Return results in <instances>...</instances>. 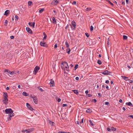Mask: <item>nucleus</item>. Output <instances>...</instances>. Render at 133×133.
Instances as JSON below:
<instances>
[{
    "label": "nucleus",
    "mask_w": 133,
    "mask_h": 133,
    "mask_svg": "<svg viewBox=\"0 0 133 133\" xmlns=\"http://www.w3.org/2000/svg\"><path fill=\"white\" fill-rule=\"evenodd\" d=\"M107 130L108 131H111V129H110V128L108 127L107 128Z\"/></svg>",
    "instance_id": "nucleus-42"
},
{
    "label": "nucleus",
    "mask_w": 133,
    "mask_h": 133,
    "mask_svg": "<svg viewBox=\"0 0 133 133\" xmlns=\"http://www.w3.org/2000/svg\"><path fill=\"white\" fill-rule=\"evenodd\" d=\"M66 52L68 53V54H69L70 53V49L69 48H68L66 49Z\"/></svg>",
    "instance_id": "nucleus-18"
},
{
    "label": "nucleus",
    "mask_w": 133,
    "mask_h": 133,
    "mask_svg": "<svg viewBox=\"0 0 133 133\" xmlns=\"http://www.w3.org/2000/svg\"><path fill=\"white\" fill-rule=\"evenodd\" d=\"M123 39L124 40H126L127 39L128 37L125 35H123Z\"/></svg>",
    "instance_id": "nucleus-28"
},
{
    "label": "nucleus",
    "mask_w": 133,
    "mask_h": 133,
    "mask_svg": "<svg viewBox=\"0 0 133 133\" xmlns=\"http://www.w3.org/2000/svg\"><path fill=\"white\" fill-rule=\"evenodd\" d=\"M89 122H90V125H91L93 126L94 125V124L91 121V120H89Z\"/></svg>",
    "instance_id": "nucleus-31"
},
{
    "label": "nucleus",
    "mask_w": 133,
    "mask_h": 133,
    "mask_svg": "<svg viewBox=\"0 0 133 133\" xmlns=\"http://www.w3.org/2000/svg\"><path fill=\"white\" fill-rule=\"evenodd\" d=\"M35 23V22L31 23L29 22L28 23V24L30 26H32L33 28L34 27Z\"/></svg>",
    "instance_id": "nucleus-14"
},
{
    "label": "nucleus",
    "mask_w": 133,
    "mask_h": 133,
    "mask_svg": "<svg viewBox=\"0 0 133 133\" xmlns=\"http://www.w3.org/2000/svg\"><path fill=\"white\" fill-rule=\"evenodd\" d=\"M94 29V27L92 25H91L90 27V30L91 31H92Z\"/></svg>",
    "instance_id": "nucleus-33"
},
{
    "label": "nucleus",
    "mask_w": 133,
    "mask_h": 133,
    "mask_svg": "<svg viewBox=\"0 0 133 133\" xmlns=\"http://www.w3.org/2000/svg\"><path fill=\"white\" fill-rule=\"evenodd\" d=\"M31 98H32L33 99V101L34 103L36 104H37L38 103V99L37 98L36 96H35L34 97H32L31 96Z\"/></svg>",
    "instance_id": "nucleus-5"
},
{
    "label": "nucleus",
    "mask_w": 133,
    "mask_h": 133,
    "mask_svg": "<svg viewBox=\"0 0 133 133\" xmlns=\"http://www.w3.org/2000/svg\"><path fill=\"white\" fill-rule=\"evenodd\" d=\"M23 94L24 96H28V95L26 92H23Z\"/></svg>",
    "instance_id": "nucleus-30"
},
{
    "label": "nucleus",
    "mask_w": 133,
    "mask_h": 133,
    "mask_svg": "<svg viewBox=\"0 0 133 133\" xmlns=\"http://www.w3.org/2000/svg\"><path fill=\"white\" fill-rule=\"evenodd\" d=\"M92 102H94L95 103L96 102L97 100L96 99H94L92 100Z\"/></svg>",
    "instance_id": "nucleus-44"
},
{
    "label": "nucleus",
    "mask_w": 133,
    "mask_h": 133,
    "mask_svg": "<svg viewBox=\"0 0 133 133\" xmlns=\"http://www.w3.org/2000/svg\"><path fill=\"white\" fill-rule=\"evenodd\" d=\"M3 101L4 104L7 105L8 104V99H4Z\"/></svg>",
    "instance_id": "nucleus-15"
},
{
    "label": "nucleus",
    "mask_w": 133,
    "mask_h": 133,
    "mask_svg": "<svg viewBox=\"0 0 133 133\" xmlns=\"http://www.w3.org/2000/svg\"><path fill=\"white\" fill-rule=\"evenodd\" d=\"M3 96L4 99H8V95L7 93L6 92H4L3 93Z\"/></svg>",
    "instance_id": "nucleus-11"
},
{
    "label": "nucleus",
    "mask_w": 133,
    "mask_h": 133,
    "mask_svg": "<svg viewBox=\"0 0 133 133\" xmlns=\"http://www.w3.org/2000/svg\"><path fill=\"white\" fill-rule=\"evenodd\" d=\"M57 47V44H55L54 45V48H56Z\"/></svg>",
    "instance_id": "nucleus-46"
},
{
    "label": "nucleus",
    "mask_w": 133,
    "mask_h": 133,
    "mask_svg": "<svg viewBox=\"0 0 133 133\" xmlns=\"http://www.w3.org/2000/svg\"><path fill=\"white\" fill-rule=\"evenodd\" d=\"M87 95L88 96L87 97H91L92 96V95L90 94H88Z\"/></svg>",
    "instance_id": "nucleus-40"
},
{
    "label": "nucleus",
    "mask_w": 133,
    "mask_h": 133,
    "mask_svg": "<svg viewBox=\"0 0 133 133\" xmlns=\"http://www.w3.org/2000/svg\"><path fill=\"white\" fill-rule=\"evenodd\" d=\"M32 3L31 1H29L28 2V4L29 5H30L32 4Z\"/></svg>",
    "instance_id": "nucleus-36"
},
{
    "label": "nucleus",
    "mask_w": 133,
    "mask_h": 133,
    "mask_svg": "<svg viewBox=\"0 0 133 133\" xmlns=\"http://www.w3.org/2000/svg\"><path fill=\"white\" fill-rule=\"evenodd\" d=\"M72 25L71 24H70V25L71 26V29L74 30L76 28V23L74 21H73L71 22Z\"/></svg>",
    "instance_id": "nucleus-2"
},
{
    "label": "nucleus",
    "mask_w": 133,
    "mask_h": 133,
    "mask_svg": "<svg viewBox=\"0 0 133 133\" xmlns=\"http://www.w3.org/2000/svg\"><path fill=\"white\" fill-rule=\"evenodd\" d=\"M109 104V103L108 102H105V104H106V105H108Z\"/></svg>",
    "instance_id": "nucleus-61"
},
{
    "label": "nucleus",
    "mask_w": 133,
    "mask_h": 133,
    "mask_svg": "<svg viewBox=\"0 0 133 133\" xmlns=\"http://www.w3.org/2000/svg\"><path fill=\"white\" fill-rule=\"evenodd\" d=\"M129 0H126V3L128 4V3Z\"/></svg>",
    "instance_id": "nucleus-64"
},
{
    "label": "nucleus",
    "mask_w": 133,
    "mask_h": 133,
    "mask_svg": "<svg viewBox=\"0 0 133 133\" xmlns=\"http://www.w3.org/2000/svg\"><path fill=\"white\" fill-rule=\"evenodd\" d=\"M5 111L7 114H11L13 112V111L11 108L6 109L5 110Z\"/></svg>",
    "instance_id": "nucleus-3"
},
{
    "label": "nucleus",
    "mask_w": 133,
    "mask_h": 133,
    "mask_svg": "<svg viewBox=\"0 0 133 133\" xmlns=\"http://www.w3.org/2000/svg\"><path fill=\"white\" fill-rule=\"evenodd\" d=\"M86 112L87 113H90L92 112V110L91 109L89 108L86 110Z\"/></svg>",
    "instance_id": "nucleus-23"
},
{
    "label": "nucleus",
    "mask_w": 133,
    "mask_h": 133,
    "mask_svg": "<svg viewBox=\"0 0 133 133\" xmlns=\"http://www.w3.org/2000/svg\"><path fill=\"white\" fill-rule=\"evenodd\" d=\"M67 104H63V106L64 107H66L67 106Z\"/></svg>",
    "instance_id": "nucleus-47"
},
{
    "label": "nucleus",
    "mask_w": 133,
    "mask_h": 133,
    "mask_svg": "<svg viewBox=\"0 0 133 133\" xmlns=\"http://www.w3.org/2000/svg\"><path fill=\"white\" fill-rule=\"evenodd\" d=\"M119 102L120 103H122V100L121 99H120L119 100Z\"/></svg>",
    "instance_id": "nucleus-53"
},
{
    "label": "nucleus",
    "mask_w": 133,
    "mask_h": 133,
    "mask_svg": "<svg viewBox=\"0 0 133 133\" xmlns=\"http://www.w3.org/2000/svg\"><path fill=\"white\" fill-rule=\"evenodd\" d=\"M38 88L41 91H44V90L40 87H38Z\"/></svg>",
    "instance_id": "nucleus-37"
},
{
    "label": "nucleus",
    "mask_w": 133,
    "mask_h": 133,
    "mask_svg": "<svg viewBox=\"0 0 133 133\" xmlns=\"http://www.w3.org/2000/svg\"><path fill=\"white\" fill-rule=\"evenodd\" d=\"M49 123L51 125H53V124L54 122H52L50 120L49 121Z\"/></svg>",
    "instance_id": "nucleus-29"
},
{
    "label": "nucleus",
    "mask_w": 133,
    "mask_h": 133,
    "mask_svg": "<svg viewBox=\"0 0 133 133\" xmlns=\"http://www.w3.org/2000/svg\"><path fill=\"white\" fill-rule=\"evenodd\" d=\"M72 91L74 92V93L76 95H78L79 93L78 91L77 90H72Z\"/></svg>",
    "instance_id": "nucleus-17"
},
{
    "label": "nucleus",
    "mask_w": 133,
    "mask_h": 133,
    "mask_svg": "<svg viewBox=\"0 0 133 133\" xmlns=\"http://www.w3.org/2000/svg\"><path fill=\"white\" fill-rule=\"evenodd\" d=\"M61 101V99L60 98H59L57 100V101L58 102H60Z\"/></svg>",
    "instance_id": "nucleus-52"
},
{
    "label": "nucleus",
    "mask_w": 133,
    "mask_h": 133,
    "mask_svg": "<svg viewBox=\"0 0 133 133\" xmlns=\"http://www.w3.org/2000/svg\"><path fill=\"white\" fill-rule=\"evenodd\" d=\"M43 35L44 36L43 39V40H44V39H45L46 38L47 36L46 34L44 32L43 33Z\"/></svg>",
    "instance_id": "nucleus-25"
},
{
    "label": "nucleus",
    "mask_w": 133,
    "mask_h": 133,
    "mask_svg": "<svg viewBox=\"0 0 133 133\" xmlns=\"http://www.w3.org/2000/svg\"><path fill=\"white\" fill-rule=\"evenodd\" d=\"M83 119H82L81 120V121L80 122V123H83Z\"/></svg>",
    "instance_id": "nucleus-60"
},
{
    "label": "nucleus",
    "mask_w": 133,
    "mask_h": 133,
    "mask_svg": "<svg viewBox=\"0 0 133 133\" xmlns=\"http://www.w3.org/2000/svg\"><path fill=\"white\" fill-rule=\"evenodd\" d=\"M4 72H7L10 74L12 75H14L16 74L15 71H11L10 70L7 69H5Z\"/></svg>",
    "instance_id": "nucleus-6"
},
{
    "label": "nucleus",
    "mask_w": 133,
    "mask_h": 133,
    "mask_svg": "<svg viewBox=\"0 0 133 133\" xmlns=\"http://www.w3.org/2000/svg\"><path fill=\"white\" fill-rule=\"evenodd\" d=\"M105 83H107V84H108L109 83V81L108 80H106V81H105Z\"/></svg>",
    "instance_id": "nucleus-54"
},
{
    "label": "nucleus",
    "mask_w": 133,
    "mask_h": 133,
    "mask_svg": "<svg viewBox=\"0 0 133 133\" xmlns=\"http://www.w3.org/2000/svg\"><path fill=\"white\" fill-rule=\"evenodd\" d=\"M69 28V25L68 24L67 26H66V27L65 28V29H66L67 28Z\"/></svg>",
    "instance_id": "nucleus-59"
},
{
    "label": "nucleus",
    "mask_w": 133,
    "mask_h": 133,
    "mask_svg": "<svg viewBox=\"0 0 133 133\" xmlns=\"http://www.w3.org/2000/svg\"><path fill=\"white\" fill-rule=\"evenodd\" d=\"M128 117H131L132 118H133V115H129L128 116Z\"/></svg>",
    "instance_id": "nucleus-49"
},
{
    "label": "nucleus",
    "mask_w": 133,
    "mask_h": 133,
    "mask_svg": "<svg viewBox=\"0 0 133 133\" xmlns=\"http://www.w3.org/2000/svg\"><path fill=\"white\" fill-rule=\"evenodd\" d=\"M97 63L98 64H100V60H98L97 61Z\"/></svg>",
    "instance_id": "nucleus-62"
},
{
    "label": "nucleus",
    "mask_w": 133,
    "mask_h": 133,
    "mask_svg": "<svg viewBox=\"0 0 133 133\" xmlns=\"http://www.w3.org/2000/svg\"><path fill=\"white\" fill-rule=\"evenodd\" d=\"M53 12H54L55 13V15H56V14H57V12H56V11L55 10H54L53 11Z\"/></svg>",
    "instance_id": "nucleus-57"
},
{
    "label": "nucleus",
    "mask_w": 133,
    "mask_h": 133,
    "mask_svg": "<svg viewBox=\"0 0 133 133\" xmlns=\"http://www.w3.org/2000/svg\"><path fill=\"white\" fill-rule=\"evenodd\" d=\"M107 72H108V71H107V70L104 71L103 72H100V73H102L103 74H104L105 75H108Z\"/></svg>",
    "instance_id": "nucleus-24"
},
{
    "label": "nucleus",
    "mask_w": 133,
    "mask_h": 133,
    "mask_svg": "<svg viewBox=\"0 0 133 133\" xmlns=\"http://www.w3.org/2000/svg\"><path fill=\"white\" fill-rule=\"evenodd\" d=\"M58 133H64V131H59L58 132Z\"/></svg>",
    "instance_id": "nucleus-63"
},
{
    "label": "nucleus",
    "mask_w": 133,
    "mask_h": 133,
    "mask_svg": "<svg viewBox=\"0 0 133 133\" xmlns=\"http://www.w3.org/2000/svg\"><path fill=\"white\" fill-rule=\"evenodd\" d=\"M61 67L63 70H66L69 71V66L67 62H63L61 64Z\"/></svg>",
    "instance_id": "nucleus-1"
},
{
    "label": "nucleus",
    "mask_w": 133,
    "mask_h": 133,
    "mask_svg": "<svg viewBox=\"0 0 133 133\" xmlns=\"http://www.w3.org/2000/svg\"><path fill=\"white\" fill-rule=\"evenodd\" d=\"M11 39H13L14 38V36H11L10 37Z\"/></svg>",
    "instance_id": "nucleus-48"
},
{
    "label": "nucleus",
    "mask_w": 133,
    "mask_h": 133,
    "mask_svg": "<svg viewBox=\"0 0 133 133\" xmlns=\"http://www.w3.org/2000/svg\"><path fill=\"white\" fill-rule=\"evenodd\" d=\"M75 79L77 80H78L79 79V78L78 77H76Z\"/></svg>",
    "instance_id": "nucleus-51"
},
{
    "label": "nucleus",
    "mask_w": 133,
    "mask_h": 133,
    "mask_svg": "<svg viewBox=\"0 0 133 133\" xmlns=\"http://www.w3.org/2000/svg\"><path fill=\"white\" fill-rule=\"evenodd\" d=\"M108 75H110V74L111 73V72H110L108 71V72H107Z\"/></svg>",
    "instance_id": "nucleus-43"
},
{
    "label": "nucleus",
    "mask_w": 133,
    "mask_h": 133,
    "mask_svg": "<svg viewBox=\"0 0 133 133\" xmlns=\"http://www.w3.org/2000/svg\"><path fill=\"white\" fill-rule=\"evenodd\" d=\"M52 20L53 21V23L54 24H56V23L57 22L56 21V20L55 19L54 17H53L52 18Z\"/></svg>",
    "instance_id": "nucleus-19"
},
{
    "label": "nucleus",
    "mask_w": 133,
    "mask_h": 133,
    "mask_svg": "<svg viewBox=\"0 0 133 133\" xmlns=\"http://www.w3.org/2000/svg\"><path fill=\"white\" fill-rule=\"evenodd\" d=\"M40 45L42 46L45 47H48V45L45 42H41L40 43Z\"/></svg>",
    "instance_id": "nucleus-8"
},
{
    "label": "nucleus",
    "mask_w": 133,
    "mask_h": 133,
    "mask_svg": "<svg viewBox=\"0 0 133 133\" xmlns=\"http://www.w3.org/2000/svg\"><path fill=\"white\" fill-rule=\"evenodd\" d=\"M126 104L129 106H133V105L130 102H129L128 103H126Z\"/></svg>",
    "instance_id": "nucleus-20"
},
{
    "label": "nucleus",
    "mask_w": 133,
    "mask_h": 133,
    "mask_svg": "<svg viewBox=\"0 0 133 133\" xmlns=\"http://www.w3.org/2000/svg\"><path fill=\"white\" fill-rule=\"evenodd\" d=\"M5 23L6 24H7L8 23V21L7 20H5Z\"/></svg>",
    "instance_id": "nucleus-56"
},
{
    "label": "nucleus",
    "mask_w": 133,
    "mask_h": 133,
    "mask_svg": "<svg viewBox=\"0 0 133 133\" xmlns=\"http://www.w3.org/2000/svg\"><path fill=\"white\" fill-rule=\"evenodd\" d=\"M59 2V0H54L51 3V4L53 5H57Z\"/></svg>",
    "instance_id": "nucleus-7"
},
{
    "label": "nucleus",
    "mask_w": 133,
    "mask_h": 133,
    "mask_svg": "<svg viewBox=\"0 0 133 133\" xmlns=\"http://www.w3.org/2000/svg\"><path fill=\"white\" fill-rule=\"evenodd\" d=\"M129 83H132L133 82V81L132 80H130L129 81Z\"/></svg>",
    "instance_id": "nucleus-55"
},
{
    "label": "nucleus",
    "mask_w": 133,
    "mask_h": 133,
    "mask_svg": "<svg viewBox=\"0 0 133 133\" xmlns=\"http://www.w3.org/2000/svg\"><path fill=\"white\" fill-rule=\"evenodd\" d=\"M33 130V128H30L27 129V132L26 133H29L30 132H31Z\"/></svg>",
    "instance_id": "nucleus-16"
},
{
    "label": "nucleus",
    "mask_w": 133,
    "mask_h": 133,
    "mask_svg": "<svg viewBox=\"0 0 133 133\" xmlns=\"http://www.w3.org/2000/svg\"><path fill=\"white\" fill-rule=\"evenodd\" d=\"M65 45L66 48H69V45L67 41H65Z\"/></svg>",
    "instance_id": "nucleus-26"
},
{
    "label": "nucleus",
    "mask_w": 133,
    "mask_h": 133,
    "mask_svg": "<svg viewBox=\"0 0 133 133\" xmlns=\"http://www.w3.org/2000/svg\"><path fill=\"white\" fill-rule=\"evenodd\" d=\"M26 30L27 31L29 34H32V32L31 29L29 27L26 28Z\"/></svg>",
    "instance_id": "nucleus-9"
},
{
    "label": "nucleus",
    "mask_w": 133,
    "mask_h": 133,
    "mask_svg": "<svg viewBox=\"0 0 133 133\" xmlns=\"http://www.w3.org/2000/svg\"><path fill=\"white\" fill-rule=\"evenodd\" d=\"M106 88L108 90H109V87L107 85L106 86Z\"/></svg>",
    "instance_id": "nucleus-58"
},
{
    "label": "nucleus",
    "mask_w": 133,
    "mask_h": 133,
    "mask_svg": "<svg viewBox=\"0 0 133 133\" xmlns=\"http://www.w3.org/2000/svg\"><path fill=\"white\" fill-rule=\"evenodd\" d=\"M108 3L111 5L112 6H113L114 4L110 1H108Z\"/></svg>",
    "instance_id": "nucleus-38"
},
{
    "label": "nucleus",
    "mask_w": 133,
    "mask_h": 133,
    "mask_svg": "<svg viewBox=\"0 0 133 133\" xmlns=\"http://www.w3.org/2000/svg\"><path fill=\"white\" fill-rule=\"evenodd\" d=\"M85 35L86 36L88 37H89V34L88 33H85Z\"/></svg>",
    "instance_id": "nucleus-41"
},
{
    "label": "nucleus",
    "mask_w": 133,
    "mask_h": 133,
    "mask_svg": "<svg viewBox=\"0 0 133 133\" xmlns=\"http://www.w3.org/2000/svg\"><path fill=\"white\" fill-rule=\"evenodd\" d=\"M78 65L77 64H76L75 65L74 67V69L75 70H76L78 68Z\"/></svg>",
    "instance_id": "nucleus-32"
},
{
    "label": "nucleus",
    "mask_w": 133,
    "mask_h": 133,
    "mask_svg": "<svg viewBox=\"0 0 133 133\" xmlns=\"http://www.w3.org/2000/svg\"><path fill=\"white\" fill-rule=\"evenodd\" d=\"M121 77L123 79H124V80H125L126 81H127L128 80V79H127L128 78L126 76H122Z\"/></svg>",
    "instance_id": "nucleus-21"
},
{
    "label": "nucleus",
    "mask_w": 133,
    "mask_h": 133,
    "mask_svg": "<svg viewBox=\"0 0 133 133\" xmlns=\"http://www.w3.org/2000/svg\"><path fill=\"white\" fill-rule=\"evenodd\" d=\"M76 2L75 1H74L73 2V3H72V4H74V5H76Z\"/></svg>",
    "instance_id": "nucleus-45"
},
{
    "label": "nucleus",
    "mask_w": 133,
    "mask_h": 133,
    "mask_svg": "<svg viewBox=\"0 0 133 133\" xmlns=\"http://www.w3.org/2000/svg\"><path fill=\"white\" fill-rule=\"evenodd\" d=\"M9 10H7L5 11L4 15H6V16H7L9 14Z\"/></svg>",
    "instance_id": "nucleus-13"
},
{
    "label": "nucleus",
    "mask_w": 133,
    "mask_h": 133,
    "mask_svg": "<svg viewBox=\"0 0 133 133\" xmlns=\"http://www.w3.org/2000/svg\"><path fill=\"white\" fill-rule=\"evenodd\" d=\"M51 86L53 87L54 86V81L52 79H51L50 83Z\"/></svg>",
    "instance_id": "nucleus-12"
},
{
    "label": "nucleus",
    "mask_w": 133,
    "mask_h": 133,
    "mask_svg": "<svg viewBox=\"0 0 133 133\" xmlns=\"http://www.w3.org/2000/svg\"><path fill=\"white\" fill-rule=\"evenodd\" d=\"M12 116H11V114H9L8 115V120H11V117Z\"/></svg>",
    "instance_id": "nucleus-22"
},
{
    "label": "nucleus",
    "mask_w": 133,
    "mask_h": 133,
    "mask_svg": "<svg viewBox=\"0 0 133 133\" xmlns=\"http://www.w3.org/2000/svg\"><path fill=\"white\" fill-rule=\"evenodd\" d=\"M91 10V8H87V11H90V10Z\"/></svg>",
    "instance_id": "nucleus-39"
},
{
    "label": "nucleus",
    "mask_w": 133,
    "mask_h": 133,
    "mask_svg": "<svg viewBox=\"0 0 133 133\" xmlns=\"http://www.w3.org/2000/svg\"><path fill=\"white\" fill-rule=\"evenodd\" d=\"M40 68L39 66H36L35 68H34V74L35 75H36L37 73L38 70Z\"/></svg>",
    "instance_id": "nucleus-4"
},
{
    "label": "nucleus",
    "mask_w": 133,
    "mask_h": 133,
    "mask_svg": "<svg viewBox=\"0 0 133 133\" xmlns=\"http://www.w3.org/2000/svg\"><path fill=\"white\" fill-rule=\"evenodd\" d=\"M44 10V8L41 9L39 10V12L40 13H42Z\"/></svg>",
    "instance_id": "nucleus-27"
},
{
    "label": "nucleus",
    "mask_w": 133,
    "mask_h": 133,
    "mask_svg": "<svg viewBox=\"0 0 133 133\" xmlns=\"http://www.w3.org/2000/svg\"><path fill=\"white\" fill-rule=\"evenodd\" d=\"M15 21H17L18 19V17L17 15H15Z\"/></svg>",
    "instance_id": "nucleus-34"
},
{
    "label": "nucleus",
    "mask_w": 133,
    "mask_h": 133,
    "mask_svg": "<svg viewBox=\"0 0 133 133\" xmlns=\"http://www.w3.org/2000/svg\"><path fill=\"white\" fill-rule=\"evenodd\" d=\"M26 104V106L30 110L32 111L34 109L33 108L31 107L30 106V104L29 103H27Z\"/></svg>",
    "instance_id": "nucleus-10"
},
{
    "label": "nucleus",
    "mask_w": 133,
    "mask_h": 133,
    "mask_svg": "<svg viewBox=\"0 0 133 133\" xmlns=\"http://www.w3.org/2000/svg\"><path fill=\"white\" fill-rule=\"evenodd\" d=\"M85 94L87 95V94L89 93V91H88V90H87L86 91H85Z\"/></svg>",
    "instance_id": "nucleus-50"
},
{
    "label": "nucleus",
    "mask_w": 133,
    "mask_h": 133,
    "mask_svg": "<svg viewBox=\"0 0 133 133\" xmlns=\"http://www.w3.org/2000/svg\"><path fill=\"white\" fill-rule=\"evenodd\" d=\"M111 131H115L116 129L114 128L113 127H111Z\"/></svg>",
    "instance_id": "nucleus-35"
}]
</instances>
